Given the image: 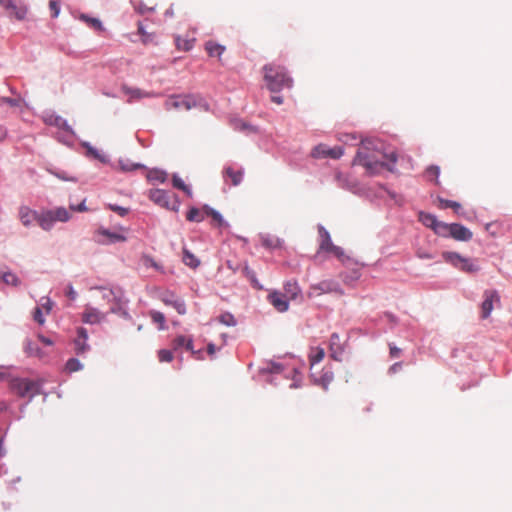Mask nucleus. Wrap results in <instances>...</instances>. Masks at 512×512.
<instances>
[{"mask_svg":"<svg viewBox=\"0 0 512 512\" xmlns=\"http://www.w3.org/2000/svg\"><path fill=\"white\" fill-rule=\"evenodd\" d=\"M379 144L371 140L362 141L354 159V164L363 166L370 175L379 174L382 170L395 172L397 154L385 153Z\"/></svg>","mask_w":512,"mask_h":512,"instance_id":"obj_1","label":"nucleus"},{"mask_svg":"<svg viewBox=\"0 0 512 512\" xmlns=\"http://www.w3.org/2000/svg\"><path fill=\"white\" fill-rule=\"evenodd\" d=\"M263 73L266 86L273 93L284 88H291L293 85V80L284 66L273 63L266 64L263 67Z\"/></svg>","mask_w":512,"mask_h":512,"instance_id":"obj_2","label":"nucleus"},{"mask_svg":"<svg viewBox=\"0 0 512 512\" xmlns=\"http://www.w3.org/2000/svg\"><path fill=\"white\" fill-rule=\"evenodd\" d=\"M167 110L188 111L192 108H200L204 111L209 109L208 104L196 95H173L165 101Z\"/></svg>","mask_w":512,"mask_h":512,"instance_id":"obj_3","label":"nucleus"},{"mask_svg":"<svg viewBox=\"0 0 512 512\" xmlns=\"http://www.w3.org/2000/svg\"><path fill=\"white\" fill-rule=\"evenodd\" d=\"M11 392L21 398L32 399L40 393L41 382L28 378H12L9 382Z\"/></svg>","mask_w":512,"mask_h":512,"instance_id":"obj_4","label":"nucleus"},{"mask_svg":"<svg viewBox=\"0 0 512 512\" xmlns=\"http://www.w3.org/2000/svg\"><path fill=\"white\" fill-rule=\"evenodd\" d=\"M442 257L445 262L450 263L455 268L463 272L475 273L479 271L478 265H476L469 258H465L456 252H443Z\"/></svg>","mask_w":512,"mask_h":512,"instance_id":"obj_5","label":"nucleus"},{"mask_svg":"<svg viewBox=\"0 0 512 512\" xmlns=\"http://www.w3.org/2000/svg\"><path fill=\"white\" fill-rule=\"evenodd\" d=\"M442 257L445 262L450 263L455 268L463 272L475 273L479 271L478 265H476L469 258H465L456 252H443Z\"/></svg>","mask_w":512,"mask_h":512,"instance_id":"obj_6","label":"nucleus"},{"mask_svg":"<svg viewBox=\"0 0 512 512\" xmlns=\"http://www.w3.org/2000/svg\"><path fill=\"white\" fill-rule=\"evenodd\" d=\"M148 198L156 205L165 208L167 210L178 211L179 201L176 196L173 195L174 200H171L170 194L162 189H151L148 192Z\"/></svg>","mask_w":512,"mask_h":512,"instance_id":"obj_7","label":"nucleus"},{"mask_svg":"<svg viewBox=\"0 0 512 512\" xmlns=\"http://www.w3.org/2000/svg\"><path fill=\"white\" fill-rule=\"evenodd\" d=\"M329 293L343 295L344 292L337 282L333 280H323L319 283L312 284L307 295L309 298H313Z\"/></svg>","mask_w":512,"mask_h":512,"instance_id":"obj_8","label":"nucleus"},{"mask_svg":"<svg viewBox=\"0 0 512 512\" xmlns=\"http://www.w3.org/2000/svg\"><path fill=\"white\" fill-rule=\"evenodd\" d=\"M441 237H451L456 241L467 242L472 239L473 233L467 227L459 223H446Z\"/></svg>","mask_w":512,"mask_h":512,"instance_id":"obj_9","label":"nucleus"},{"mask_svg":"<svg viewBox=\"0 0 512 512\" xmlns=\"http://www.w3.org/2000/svg\"><path fill=\"white\" fill-rule=\"evenodd\" d=\"M0 5L10 17L17 20H24L28 12L27 6L20 0H0Z\"/></svg>","mask_w":512,"mask_h":512,"instance_id":"obj_10","label":"nucleus"},{"mask_svg":"<svg viewBox=\"0 0 512 512\" xmlns=\"http://www.w3.org/2000/svg\"><path fill=\"white\" fill-rule=\"evenodd\" d=\"M319 236H320V244L319 250L328 252L336 256L338 259H342L344 257L343 250L334 245L331 241V237L329 232L322 226L319 227Z\"/></svg>","mask_w":512,"mask_h":512,"instance_id":"obj_11","label":"nucleus"},{"mask_svg":"<svg viewBox=\"0 0 512 512\" xmlns=\"http://www.w3.org/2000/svg\"><path fill=\"white\" fill-rule=\"evenodd\" d=\"M494 304H500V296L496 290H485L483 293V302L481 304V318L486 319L490 316Z\"/></svg>","mask_w":512,"mask_h":512,"instance_id":"obj_12","label":"nucleus"},{"mask_svg":"<svg viewBox=\"0 0 512 512\" xmlns=\"http://www.w3.org/2000/svg\"><path fill=\"white\" fill-rule=\"evenodd\" d=\"M343 155V148L336 146L333 148L328 147L325 144H319L314 147L311 151V156L316 159L320 158H331L338 159Z\"/></svg>","mask_w":512,"mask_h":512,"instance_id":"obj_13","label":"nucleus"},{"mask_svg":"<svg viewBox=\"0 0 512 512\" xmlns=\"http://www.w3.org/2000/svg\"><path fill=\"white\" fill-rule=\"evenodd\" d=\"M419 221L427 228L432 229L434 233L437 234L438 236L441 237L443 235V230L446 223L438 220L435 215L420 212Z\"/></svg>","mask_w":512,"mask_h":512,"instance_id":"obj_14","label":"nucleus"},{"mask_svg":"<svg viewBox=\"0 0 512 512\" xmlns=\"http://www.w3.org/2000/svg\"><path fill=\"white\" fill-rule=\"evenodd\" d=\"M268 301L278 312H285L289 308V299L280 291L269 293Z\"/></svg>","mask_w":512,"mask_h":512,"instance_id":"obj_15","label":"nucleus"},{"mask_svg":"<svg viewBox=\"0 0 512 512\" xmlns=\"http://www.w3.org/2000/svg\"><path fill=\"white\" fill-rule=\"evenodd\" d=\"M161 300L165 305L172 306L179 314L184 315L186 313L185 302L175 296L173 293H164L161 297Z\"/></svg>","mask_w":512,"mask_h":512,"instance_id":"obj_16","label":"nucleus"},{"mask_svg":"<svg viewBox=\"0 0 512 512\" xmlns=\"http://www.w3.org/2000/svg\"><path fill=\"white\" fill-rule=\"evenodd\" d=\"M38 212L28 206H20L18 211L19 220L25 227L31 226L38 219Z\"/></svg>","mask_w":512,"mask_h":512,"instance_id":"obj_17","label":"nucleus"},{"mask_svg":"<svg viewBox=\"0 0 512 512\" xmlns=\"http://www.w3.org/2000/svg\"><path fill=\"white\" fill-rule=\"evenodd\" d=\"M244 171L243 169H234L233 167H226L223 172L225 181H230L231 185L238 186L243 180Z\"/></svg>","mask_w":512,"mask_h":512,"instance_id":"obj_18","label":"nucleus"},{"mask_svg":"<svg viewBox=\"0 0 512 512\" xmlns=\"http://www.w3.org/2000/svg\"><path fill=\"white\" fill-rule=\"evenodd\" d=\"M88 334L86 329L79 328L77 331V337L74 340L75 350L77 354L85 353L89 350V345L87 344Z\"/></svg>","mask_w":512,"mask_h":512,"instance_id":"obj_19","label":"nucleus"},{"mask_svg":"<svg viewBox=\"0 0 512 512\" xmlns=\"http://www.w3.org/2000/svg\"><path fill=\"white\" fill-rule=\"evenodd\" d=\"M104 319V314H102L98 309L87 307L85 312L83 313V322L88 324H96L100 323Z\"/></svg>","mask_w":512,"mask_h":512,"instance_id":"obj_20","label":"nucleus"},{"mask_svg":"<svg viewBox=\"0 0 512 512\" xmlns=\"http://www.w3.org/2000/svg\"><path fill=\"white\" fill-rule=\"evenodd\" d=\"M261 244L265 248L268 249H277L281 248L283 245V240L270 234H264L260 236Z\"/></svg>","mask_w":512,"mask_h":512,"instance_id":"obj_21","label":"nucleus"},{"mask_svg":"<svg viewBox=\"0 0 512 512\" xmlns=\"http://www.w3.org/2000/svg\"><path fill=\"white\" fill-rule=\"evenodd\" d=\"M301 289L296 281H288L284 284L283 294L290 300H295L300 295Z\"/></svg>","mask_w":512,"mask_h":512,"instance_id":"obj_22","label":"nucleus"},{"mask_svg":"<svg viewBox=\"0 0 512 512\" xmlns=\"http://www.w3.org/2000/svg\"><path fill=\"white\" fill-rule=\"evenodd\" d=\"M311 376L314 379L315 383L321 385L324 389H327L328 385L333 381V373L330 370L323 371L319 376L316 375L313 371L311 372Z\"/></svg>","mask_w":512,"mask_h":512,"instance_id":"obj_23","label":"nucleus"},{"mask_svg":"<svg viewBox=\"0 0 512 512\" xmlns=\"http://www.w3.org/2000/svg\"><path fill=\"white\" fill-rule=\"evenodd\" d=\"M37 223L42 229L50 230L53 227L55 220L50 211L48 210L41 214H38Z\"/></svg>","mask_w":512,"mask_h":512,"instance_id":"obj_24","label":"nucleus"},{"mask_svg":"<svg viewBox=\"0 0 512 512\" xmlns=\"http://www.w3.org/2000/svg\"><path fill=\"white\" fill-rule=\"evenodd\" d=\"M147 180L154 183H164L167 180V173L160 169H151L147 172Z\"/></svg>","mask_w":512,"mask_h":512,"instance_id":"obj_25","label":"nucleus"},{"mask_svg":"<svg viewBox=\"0 0 512 512\" xmlns=\"http://www.w3.org/2000/svg\"><path fill=\"white\" fill-rule=\"evenodd\" d=\"M205 50L211 57H220L225 51V47L210 40L205 43Z\"/></svg>","mask_w":512,"mask_h":512,"instance_id":"obj_26","label":"nucleus"},{"mask_svg":"<svg viewBox=\"0 0 512 512\" xmlns=\"http://www.w3.org/2000/svg\"><path fill=\"white\" fill-rule=\"evenodd\" d=\"M24 351L28 356L43 357V353L38 345L29 339L24 342Z\"/></svg>","mask_w":512,"mask_h":512,"instance_id":"obj_27","label":"nucleus"},{"mask_svg":"<svg viewBox=\"0 0 512 512\" xmlns=\"http://www.w3.org/2000/svg\"><path fill=\"white\" fill-rule=\"evenodd\" d=\"M324 356L325 351L323 348L317 347L312 350L311 354L309 355L311 372L313 371L314 366L323 360Z\"/></svg>","mask_w":512,"mask_h":512,"instance_id":"obj_28","label":"nucleus"},{"mask_svg":"<svg viewBox=\"0 0 512 512\" xmlns=\"http://www.w3.org/2000/svg\"><path fill=\"white\" fill-rule=\"evenodd\" d=\"M50 213L52 214L55 222L59 221V222H66L70 219L71 215L69 213V211L64 208V207H58L54 210H49Z\"/></svg>","mask_w":512,"mask_h":512,"instance_id":"obj_29","label":"nucleus"},{"mask_svg":"<svg viewBox=\"0 0 512 512\" xmlns=\"http://www.w3.org/2000/svg\"><path fill=\"white\" fill-rule=\"evenodd\" d=\"M194 42H195L194 38L187 39V38H182L180 36L175 37V45L178 50L189 51L193 48Z\"/></svg>","mask_w":512,"mask_h":512,"instance_id":"obj_30","label":"nucleus"},{"mask_svg":"<svg viewBox=\"0 0 512 512\" xmlns=\"http://www.w3.org/2000/svg\"><path fill=\"white\" fill-rule=\"evenodd\" d=\"M438 207L440 209H447V208H451L453 209V211L456 213V214H460V211H461V204L456 202V201H452V200H447V199H443V198H439L438 199Z\"/></svg>","mask_w":512,"mask_h":512,"instance_id":"obj_31","label":"nucleus"},{"mask_svg":"<svg viewBox=\"0 0 512 512\" xmlns=\"http://www.w3.org/2000/svg\"><path fill=\"white\" fill-rule=\"evenodd\" d=\"M182 260L185 265L194 269L197 268L200 264L198 258L195 255H193L188 249H183Z\"/></svg>","mask_w":512,"mask_h":512,"instance_id":"obj_32","label":"nucleus"},{"mask_svg":"<svg viewBox=\"0 0 512 512\" xmlns=\"http://www.w3.org/2000/svg\"><path fill=\"white\" fill-rule=\"evenodd\" d=\"M118 165L120 167V170L123 172H131V171H134L137 169L145 168V166L140 163H132L129 160H123V159L119 160Z\"/></svg>","mask_w":512,"mask_h":512,"instance_id":"obj_33","label":"nucleus"},{"mask_svg":"<svg viewBox=\"0 0 512 512\" xmlns=\"http://www.w3.org/2000/svg\"><path fill=\"white\" fill-rule=\"evenodd\" d=\"M204 210L192 207L186 214V219L190 222H201L204 219Z\"/></svg>","mask_w":512,"mask_h":512,"instance_id":"obj_34","label":"nucleus"},{"mask_svg":"<svg viewBox=\"0 0 512 512\" xmlns=\"http://www.w3.org/2000/svg\"><path fill=\"white\" fill-rule=\"evenodd\" d=\"M149 316L151 317V319L154 323L158 324L159 330L166 329L165 316L162 312L152 310L149 312Z\"/></svg>","mask_w":512,"mask_h":512,"instance_id":"obj_35","label":"nucleus"},{"mask_svg":"<svg viewBox=\"0 0 512 512\" xmlns=\"http://www.w3.org/2000/svg\"><path fill=\"white\" fill-rule=\"evenodd\" d=\"M138 34L141 36V41L144 45L154 43L155 35L145 31L141 23H138Z\"/></svg>","mask_w":512,"mask_h":512,"instance_id":"obj_36","label":"nucleus"},{"mask_svg":"<svg viewBox=\"0 0 512 512\" xmlns=\"http://www.w3.org/2000/svg\"><path fill=\"white\" fill-rule=\"evenodd\" d=\"M203 210H204V213L207 215V216H210L212 217V219L217 222L218 226H223L225 225V221L223 219V217L221 216V214L219 212H217L216 210L210 208L209 206L205 205L203 207Z\"/></svg>","mask_w":512,"mask_h":512,"instance_id":"obj_37","label":"nucleus"},{"mask_svg":"<svg viewBox=\"0 0 512 512\" xmlns=\"http://www.w3.org/2000/svg\"><path fill=\"white\" fill-rule=\"evenodd\" d=\"M173 186L179 190H182L184 193H186L188 196H192V191L189 186H187L184 181L178 177L177 175H174L172 178Z\"/></svg>","mask_w":512,"mask_h":512,"instance_id":"obj_38","label":"nucleus"},{"mask_svg":"<svg viewBox=\"0 0 512 512\" xmlns=\"http://www.w3.org/2000/svg\"><path fill=\"white\" fill-rule=\"evenodd\" d=\"M83 368V365L80 363V361L76 358H70L65 365V370L68 373H73L81 370Z\"/></svg>","mask_w":512,"mask_h":512,"instance_id":"obj_39","label":"nucleus"},{"mask_svg":"<svg viewBox=\"0 0 512 512\" xmlns=\"http://www.w3.org/2000/svg\"><path fill=\"white\" fill-rule=\"evenodd\" d=\"M124 92L127 96H129V99H140L143 97H147L148 93L143 92L140 89L137 88H124Z\"/></svg>","mask_w":512,"mask_h":512,"instance_id":"obj_40","label":"nucleus"},{"mask_svg":"<svg viewBox=\"0 0 512 512\" xmlns=\"http://www.w3.org/2000/svg\"><path fill=\"white\" fill-rule=\"evenodd\" d=\"M440 174V168L438 166L432 165L426 169V177L430 181H434L438 184V177Z\"/></svg>","mask_w":512,"mask_h":512,"instance_id":"obj_41","label":"nucleus"},{"mask_svg":"<svg viewBox=\"0 0 512 512\" xmlns=\"http://www.w3.org/2000/svg\"><path fill=\"white\" fill-rule=\"evenodd\" d=\"M219 322L226 325V326H235L236 325V319L231 313H223L219 316Z\"/></svg>","mask_w":512,"mask_h":512,"instance_id":"obj_42","label":"nucleus"},{"mask_svg":"<svg viewBox=\"0 0 512 512\" xmlns=\"http://www.w3.org/2000/svg\"><path fill=\"white\" fill-rule=\"evenodd\" d=\"M81 19L84 20L89 26L94 28L95 30H102V23L97 18H91L86 15H81Z\"/></svg>","mask_w":512,"mask_h":512,"instance_id":"obj_43","label":"nucleus"},{"mask_svg":"<svg viewBox=\"0 0 512 512\" xmlns=\"http://www.w3.org/2000/svg\"><path fill=\"white\" fill-rule=\"evenodd\" d=\"M2 278L8 285L18 286L20 284L19 278L11 272L4 273Z\"/></svg>","mask_w":512,"mask_h":512,"instance_id":"obj_44","label":"nucleus"},{"mask_svg":"<svg viewBox=\"0 0 512 512\" xmlns=\"http://www.w3.org/2000/svg\"><path fill=\"white\" fill-rule=\"evenodd\" d=\"M184 347L187 350L191 351V353H192V355L194 356L195 359H201L202 358V351L201 350L195 351L193 349V340H192V338H188L187 337V339L185 341V344H184Z\"/></svg>","mask_w":512,"mask_h":512,"instance_id":"obj_45","label":"nucleus"},{"mask_svg":"<svg viewBox=\"0 0 512 512\" xmlns=\"http://www.w3.org/2000/svg\"><path fill=\"white\" fill-rule=\"evenodd\" d=\"M100 233L109 237L111 242H123L126 240L125 236L118 233H110L108 230H101Z\"/></svg>","mask_w":512,"mask_h":512,"instance_id":"obj_46","label":"nucleus"},{"mask_svg":"<svg viewBox=\"0 0 512 512\" xmlns=\"http://www.w3.org/2000/svg\"><path fill=\"white\" fill-rule=\"evenodd\" d=\"M158 359L160 362H171L173 360V354L170 350L161 349L158 351Z\"/></svg>","mask_w":512,"mask_h":512,"instance_id":"obj_47","label":"nucleus"},{"mask_svg":"<svg viewBox=\"0 0 512 512\" xmlns=\"http://www.w3.org/2000/svg\"><path fill=\"white\" fill-rule=\"evenodd\" d=\"M33 319L40 325L45 323V318L43 316L42 308L36 307L33 313Z\"/></svg>","mask_w":512,"mask_h":512,"instance_id":"obj_48","label":"nucleus"},{"mask_svg":"<svg viewBox=\"0 0 512 512\" xmlns=\"http://www.w3.org/2000/svg\"><path fill=\"white\" fill-rule=\"evenodd\" d=\"M187 337L186 336H183V335H179L177 336L173 342H172V345H173V348L175 350L181 348V347H184V344H185V341H186Z\"/></svg>","mask_w":512,"mask_h":512,"instance_id":"obj_49","label":"nucleus"},{"mask_svg":"<svg viewBox=\"0 0 512 512\" xmlns=\"http://www.w3.org/2000/svg\"><path fill=\"white\" fill-rule=\"evenodd\" d=\"M49 8L52 12V17L53 18L58 17L59 12H60V7H59V3L56 0H50Z\"/></svg>","mask_w":512,"mask_h":512,"instance_id":"obj_50","label":"nucleus"},{"mask_svg":"<svg viewBox=\"0 0 512 512\" xmlns=\"http://www.w3.org/2000/svg\"><path fill=\"white\" fill-rule=\"evenodd\" d=\"M338 341H339V336L336 333L332 334L331 338H330V346H331V350L333 351L331 354V357H333L335 360H338V358L336 356V351L334 350V345H336Z\"/></svg>","mask_w":512,"mask_h":512,"instance_id":"obj_51","label":"nucleus"},{"mask_svg":"<svg viewBox=\"0 0 512 512\" xmlns=\"http://www.w3.org/2000/svg\"><path fill=\"white\" fill-rule=\"evenodd\" d=\"M44 302L41 304L42 310H45L46 314H49L52 310L53 302L50 300V298L45 297L43 298Z\"/></svg>","mask_w":512,"mask_h":512,"instance_id":"obj_52","label":"nucleus"},{"mask_svg":"<svg viewBox=\"0 0 512 512\" xmlns=\"http://www.w3.org/2000/svg\"><path fill=\"white\" fill-rule=\"evenodd\" d=\"M8 104L10 106H18L20 104V101L18 99L9 98V97H2L0 98V104Z\"/></svg>","mask_w":512,"mask_h":512,"instance_id":"obj_53","label":"nucleus"},{"mask_svg":"<svg viewBox=\"0 0 512 512\" xmlns=\"http://www.w3.org/2000/svg\"><path fill=\"white\" fill-rule=\"evenodd\" d=\"M109 208L112 211L117 212L120 216H125L128 213V209L127 208H123V207H120V206H117V205H109Z\"/></svg>","mask_w":512,"mask_h":512,"instance_id":"obj_54","label":"nucleus"},{"mask_svg":"<svg viewBox=\"0 0 512 512\" xmlns=\"http://www.w3.org/2000/svg\"><path fill=\"white\" fill-rule=\"evenodd\" d=\"M66 296L70 299V300H75L76 297H77V293L76 291L74 290L73 286L71 284H69L67 286V289H66Z\"/></svg>","mask_w":512,"mask_h":512,"instance_id":"obj_55","label":"nucleus"},{"mask_svg":"<svg viewBox=\"0 0 512 512\" xmlns=\"http://www.w3.org/2000/svg\"><path fill=\"white\" fill-rule=\"evenodd\" d=\"M243 273L251 280V282H256L254 272L247 265L243 267Z\"/></svg>","mask_w":512,"mask_h":512,"instance_id":"obj_56","label":"nucleus"},{"mask_svg":"<svg viewBox=\"0 0 512 512\" xmlns=\"http://www.w3.org/2000/svg\"><path fill=\"white\" fill-rule=\"evenodd\" d=\"M389 350H390V356L392 358H397L401 354V349L392 344H389Z\"/></svg>","mask_w":512,"mask_h":512,"instance_id":"obj_57","label":"nucleus"},{"mask_svg":"<svg viewBox=\"0 0 512 512\" xmlns=\"http://www.w3.org/2000/svg\"><path fill=\"white\" fill-rule=\"evenodd\" d=\"M135 9H136L139 13H141V14H143V13H145V12H148V11H153V10H154V8H153V7H148V6H146V5L142 4V3H140V4H139V5H137V6H135Z\"/></svg>","mask_w":512,"mask_h":512,"instance_id":"obj_58","label":"nucleus"},{"mask_svg":"<svg viewBox=\"0 0 512 512\" xmlns=\"http://www.w3.org/2000/svg\"><path fill=\"white\" fill-rule=\"evenodd\" d=\"M402 368V363L401 362H397V363H394L390 369H389V372L390 373H397L398 371H400Z\"/></svg>","mask_w":512,"mask_h":512,"instance_id":"obj_59","label":"nucleus"},{"mask_svg":"<svg viewBox=\"0 0 512 512\" xmlns=\"http://www.w3.org/2000/svg\"><path fill=\"white\" fill-rule=\"evenodd\" d=\"M71 210H74V211H79V212H84L87 210L86 206H85V202L83 201L81 204H79L77 207H74V206H70Z\"/></svg>","mask_w":512,"mask_h":512,"instance_id":"obj_60","label":"nucleus"},{"mask_svg":"<svg viewBox=\"0 0 512 512\" xmlns=\"http://www.w3.org/2000/svg\"><path fill=\"white\" fill-rule=\"evenodd\" d=\"M215 352H216V346L213 343H209L207 346V353L210 356H213L215 354Z\"/></svg>","mask_w":512,"mask_h":512,"instance_id":"obj_61","label":"nucleus"},{"mask_svg":"<svg viewBox=\"0 0 512 512\" xmlns=\"http://www.w3.org/2000/svg\"><path fill=\"white\" fill-rule=\"evenodd\" d=\"M38 338H39V340H40L41 342H43L45 345H52V344H53V342H52L49 338H46V337H45V336H43V335H39V336H38Z\"/></svg>","mask_w":512,"mask_h":512,"instance_id":"obj_62","label":"nucleus"},{"mask_svg":"<svg viewBox=\"0 0 512 512\" xmlns=\"http://www.w3.org/2000/svg\"><path fill=\"white\" fill-rule=\"evenodd\" d=\"M417 256L421 259H431L432 256L426 252L418 251Z\"/></svg>","mask_w":512,"mask_h":512,"instance_id":"obj_63","label":"nucleus"},{"mask_svg":"<svg viewBox=\"0 0 512 512\" xmlns=\"http://www.w3.org/2000/svg\"><path fill=\"white\" fill-rule=\"evenodd\" d=\"M272 102L280 105L283 103V98L281 96H272L271 97Z\"/></svg>","mask_w":512,"mask_h":512,"instance_id":"obj_64","label":"nucleus"}]
</instances>
